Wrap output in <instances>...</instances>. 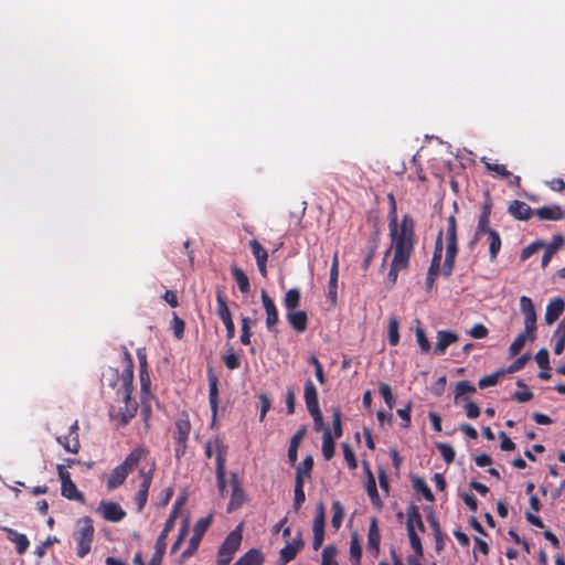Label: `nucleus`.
Masks as SVG:
<instances>
[{
    "instance_id": "4be33fe9",
    "label": "nucleus",
    "mask_w": 565,
    "mask_h": 565,
    "mask_svg": "<svg viewBox=\"0 0 565 565\" xmlns=\"http://www.w3.org/2000/svg\"><path fill=\"white\" fill-rule=\"evenodd\" d=\"M287 321L290 327L298 333H303L307 330L308 316L303 310H291L287 312Z\"/></svg>"
},
{
    "instance_id": "603ef678",
    "label": "nucleus",
    "mask_w": 565,
    "mask_h": 565,
    "mask_svg": "<svg viewBox=\"0 0 565 565\" xmlns=\"http://www.w3.org/2000/svg\"><path fill=\"white\" fill-rule=\"evenodd\" d=\"M476 392V387L468 381H460L456 385L455 390V402L458 403L465 394H472Z\"/></svg>"
},
{
    "instance_id": "dca6fc26",
    "label": "nucleus",
    "mask_w": 565,
    "mask_h": 565,
    "mask_svg": "<svg viewBox=\"0 0 565 565\" xmlns=\"http://www.w3.org/2000/svg\"><path fill=\"white\" fill-rule=\"evenodd\" d=\"M98 511L102 516L109 522H120L126 516V512L122 508L118 503L110 501H102Z\"/></svg>"
},
{
    "instance_id": "c03bdc74",
    "label": "nucleus",
    "mask_w": 565,
    "mask_h": 565,
    "mask_svg": "<svg viewBox=\"0 0 565 565\" xmlns=\"http://www.w3.org/2000/svg\"><path fill=\"white\" fill-rule=\"evenodd\" d=\"M248 245H249L253 256L256 259V263L268 260V253H267L266 248L263 247V245L257 239L249 241Z\"/></svg>"
},
{
    "instance_id": "1a4fd4ad",
    "label": "nucleus",
    "mask_w": 565,
    "mask_h": 565,
    "mask_svg": "<svg viewBox=\"0 0 565 565\" xmlns=\"http://www.w3.org/2000/svg\"><path fill=\"white\" fill-rule=\"evenodd\" d=\"M216 315L222 320L226 329V338L228 340L235 337V326L232 319L231 310L226 302V296L223 290H216Z\"/></svg>"
},
{
    "instance_id": "4d7b16f0",
    "label": "nucleus",
    "mask_w": 565,
    "mask_h": 565,
    "mask_svg": "<svg viewBox=\"0 0 565 565\" xmlns=\"http://www.w3.org/2000/svg\"><path fill=\"white\" fill-rule=\"evenodd\" d=\"M545 246V243L543 241H535L531 243L530 245L525 246L520 255L521 260L529 259L532 255L539 252L542 247Z\"/></svg>"
},
{
    "instance_id": "2f4dec72",
    "label": "nucleus",
    "mask_w": 565,
    "mask_h": 565,
    "mask_svg": "<svg viewBox=\"0 0 565 565\" xmlns=\"http://www.w3.org/2000/svg\"><path fill=\"white\" fill-rule=\"evenodd\" d=\"M489 241V258L491 262L495 260L498 257V254L501 249V237L500 234L495 230H491L489 232H486Z\"/></svg>"
},
{
    "instance_id": "052dcab7",
    "label": "nucleus",
    "mask_w": 565,
    "mask_h": 565,
    "mask_svg": "<svg viewBox=\"0 0 565 565\" xmlns=\"http://www.w3.org/2000/svg\"><path fill=\"white\" fill-rule=\"evenodd\" d=\"M529 360H530L529 354L521 355L515 361H513V363H511L509 365V367L505 370V373H515V372L521 371L525 366V364L527 363Z\"/></svg>"
},
{
    "instance_id": "cd10ccee",
    "label": "nucleus",
    "mask_w": 565,
    "mask_h": 565,
    "mask_svg": "<svg viewBox=\"0 0 565 565\" xmlns=\"http://www.w3.org/2000/svg\"><path fill=\"white\" fill-rule=\"evenodd\" d=\"M338 278H339V257H338V253H334V255L332 257V264H331L330 277H329V298L332 300L337 299Z\"/></svg>"
},
{
    "instance_id": "f8f14e48",
    "label": "nucleus",
    "mask_w": 565,
    "mask_h": 565,
    "mask_svg": "<svg viewBox=\"0 0 565 565\" xmlns=\"http://www.w3.org/2000/svg\"><path fill=\"white\" fill-rule=\"evenodd\" d=\"M216 447V458H215V475H216V483L217 490L222 497H224L226 491V471H225V456H226V447L218 440L215 443Z\"/></svg>"
},
{
    "instance_id": "473e14b6",
    "label": "nucleus",
    "mask_w": 565,
    "mask_h": 565,
    "mask_svg": "<svg viewBox=\"0 0 565 565\" xmlns=\"http://www.w3.org/2000/svg\"><path fill=\"white\" fill-rule=\"evenodd\" d=\"M231 273H232V277L237 282L239 291L242 294H248L250 291V284H249V278L245 274V271L237 266H233L231 268Z\"/></svg>"
},
{
    "instance_id": "3c124183",
    "label": "nucleus",
    "mask_w": 565,
    "mask_h": 565,
    "mask_svg": "<svg viewBox=\"0 0 565 565\" xmlns=\"http://www.w3.org/2000/svg\"><path fill=\"white\" fill-rule=\"evenodd\" d=\"M529 334H532V332H525V330L520 333L515 340L511 343L510 348H509V352H510V355L511 356H515L520 353V351L524 348L525 345V342H526V337Z\"/></svg>"
},
{
    "instance_id": "39448f33",
    "label": "nucleus",
    "mask_w": 565,
    "mask_h": 565,
    "mask_svg": "<svg viewBox=\"0 0 565 565\" xmlns=\"http://www.w3.org/2000/svg\"><path fill=\"white\" fill-rule=\"evenodd\" d=\"M243 540L242 527L238 525L230 532L217 551V564L230 565L234 555L239 550Z\"/></svg>"
},
{
    "instance_id": "6e6d98bb",
    "label": "nucleus",
    "mask_w": 565,
    "mask_h": 565,
    "mask_svg": "<svg viewBox=\"0 0 565 565\" xmlns=\"http://www.w3.org/2000/svg\"><path fill=\"white\" fill-rule=\"evenodd\" d=\"M490 226V216L480 215L478 220V225L475 233V239H480L481 236L486 234V232L491 231Z\"/></svg>"
},
{
    "instance_id": "49530a36",
    "label": "nucleus",
    "mask_w": 565,
    "mask_h": 565,
    "mask_svg": "<svg viewBox=\"0 0 565 565\" xmlns=\"http://www.w3.org/2000/svg\"><path fill=\"white\" fill-rule=\"evenodd\" d=\"M338 550L333 544L327 545L321 554V565H339L335 557Z\"/></svg>"
},
{
    "instance_id": "13d9d810",
    "label": "nucleus",
    "mask_w": 565,
    "mask_h": 565,
    "mask_svg": "<svg viewBox=\"0 0 565 565\" xmlns=\"http://www.w3.org/2000/svg\"><path fill=\"white\" fill-rule=\"evenodd\" d=\"M379 391H380V394L382 395L385 404L387 405V407L390 409H392L395 404V398L393 396L391 386L386 383H381L379 385Z\"/></svg>"
},
{
    "instance_id": "ddd939ff",
    "label": "nucleus",
    "mask_w": 565,
    "mask_h": 565,
    "mask_svg": "<svg viewBox=\"0 0 565 565\" xmlns=\"http://www.w3.org/2000/svg\"><path fill=\"white\" fill-rule=\"evenodd\" d=\"M260 299L266 312V328L269 332H277L276 327L279 322L277 307L264 289L260 291Z\"/></svg>"
},
{
    "instance_id": "2eb2a0df",
    "label": "nucleus",
    "mask_w": 565,
    "mask_h": 565,
    "mask_svg": "<svg viewBox=\"0 0 565 565\" xmlns=\"http://www.w3.org/2000/svg\"><path fill=\"white\" fill-rule=\"evenodd\" d=\"M363 468L366 472L365 490L367 492V495L370 497L371 503L374 508L381 509L383 507V502L380 498L376 488V481L370 468V463L367 461H363Z\"/></svg>"
},
{
    "instance_id": "e2e57ef3",
    "label": "nucleus",
    "mask_w": 565,
    "mask_h": 565,
    "mask_svg": "<svg viewBox=\"0 0 565 565\" xmlns=\"http://www.w3.org/2000/svg\"><path fill=\"white\" fill-rule=\"evenodd\" d=\"M342 449H343L344 459H345L349 468L350 469H356L358 462H356V459H355L354 451L352 450L350 445L349 444H343L342 445Z\"/></svg>"
},
{
    "instance_id": "72a5a7b5",
    "label": "nucleus",
    "mask_w": 565,
    "mask_h": 565,
    "mask_svg": "<svg viewBox=\"0 0 565 565\" xmlns=\"http://www.w3.org/2000/svg\"><path fill=\"white\" fill-rule=\"evenodd\" d=\"M61 493L68 500H76L79 502L85 501L84 494L77 490V487L72 479L62 483Z\"/></svg>"
},
{
    "instance_id": "c9c22d12",
    "label": "nucleus",
    "mask_w": 565,
    "mask_h": 565,
    "mask_svg": "<svg viewBox=\"0 0 565 565\" xmlns=\"http://www.w3.org/2000/svg\"><path fill=\"white\" fill-rule=\"evenodd\" d=\"M102 383L103 385H106L108 387L115 388L118 383H120L119 387L121 386V374H119L118 370L115 367H107L102 373Z\"/></svg>"
},
{
    "instance_id": "7ed1b4c3",
    "label": "nucleus",
    "mask_w": 565,
    "mask_h": 565,
    "mask_svg": "<svg viewBox=\"0 0 565 565\" xmlns=\"http://www.w3.org/2000/svg\"><path fill=\"white\" fill-rule=\"evenodd\" d=\"M147 454L146 449L138 447L129 452L126 459L115 467L106 480V487L113 491L124 484L127 477L137 468L140 459Z\"/></svg>"
},
{
    "instance_id": "4468645a",
    "label": "nucleus",
    "mask_w": 565,
    "mask_h": 565,
    "mask_svg": "<svg viewBox=\"0 0 565 565\" xmlns=\"http://www.w3.org/2000/svg\"><path fill=\"white\" fill-rule=\"evenodd\" d=\"M520 309L524 315V330L525 332H534L536 329V310L531 298L521 296Z\"/></svg>"
},
{
    "instance_id": "37998d69",
    "label": "nucleus",
    "mask_w": 565,
    "mask_h": 565,
    "mask_svg": "<svg viewBox=\"0 0 565 565\" xmlns=\"http://www.w3.org/2000/svg\"><path fill=\"white\" fill-rule=\"evenodd\" d=\"M256 323L255 319H252L249 317H243L242 318V334H241V342L244 345L250 344V337H252V326Z\"/></svg>"
},
{
    "instance_id": "c85d7f7f",
    "label": "nucleus",
    "mask_w": 565,
    "mask_h": 565,
    "mask_svg": "<svg viewBox=\"0 0 565 565\" xmlns=\"http://www.w3.org/2000/svg\"><path fill=\"white\" fill-rule=\"evenodd\" d=\"M303 398L307 409H313L319 407L318 390L311 380L305 382Z\"/></svg>"
},
{
    "instance_id": "774afa93",
    "label": "nucleus",
    "mask_w": 565,
    "mask_h": 565,
    "mask_svg": "<svg viewBox=\"0 0 565 565\" xmlns=\"http://www.w3.org/2000/svg\"><path fill=\"white\" fill-rule=\"evenodd\" d=\"M565 243L563 235L556 234L552 237L551 243L546 246V249L555 254Z\"/></svg>"
},
{
    "instance_id": "f257e3e1",
    "label": "nucleus",
    "mask_w": 565,
    "mask_h": 565,
    "mask_svg": "<svg viewBox=\"0 0 565 565\" xmlns=\"http://www.w3.org/2000/svg\"><path fill=\"white\" fill-rule=\"evenodd\" d=\"M388 231L391 246L385 252L383 264L390 253H393L387 280L393 286L397 281L398 274L406 271L415 248V222L408 214L403 215L401 223L397 222L396 201L393 194H388Z\"/></svg>"
},
{
    "instance_id": "a19ab883",
    "label": "nucleus",
    "mask_w": 565,
    "mask_h": 565,
    "mask_svg": "<svg viewBox=\"0 0 565 565\" xmlns=\"http://www.w3.org/2000/svg\"><path fill=\"white\" fill-rule=\"evenodd\" d=\"M331 509H332L331 525L335 531H338L341 527V524H342V521L344 518V509L340 501H333Z\"/></svg>"
},
{
    "instance_id": "0e129e2a",
    "label": "nucleus",
    "mask_w": 565,
    "mask_h": 565,
    "mask_svg": "<svg viewBox=\"0 0 565 565\" xmlns=\"http://www.w3.org/2000/svg\"><path fill=\"white\" fill-rule=\"evenodd\" d=\"M535 361L542 370H548L550 369L548 351L546 349L539 350V352L535 354Z\"/></svg>"
},
{
    "instance_id": "a18cd8bd",
    "label": "nucleus",
    "mask_w": 565,
    "mask_h": 565,
    "mask_svg": "<svg viewBox=\"0 0 565 565\" xmlns=\"http://www.w3.org/2000/svg\"><path fill=\"white\" fill-rule=\"evenodd\" d=\"M504 374H505V370L501 369L492 374L486 375L479 380L478 386L482 390L490 387V386H495L499 382V379L501 376H503Z\"/></svg>"
},
{
    "instance_id": "8fccbe9b",
    "label": "nucleus",
    "mask_w": 565,
    "mask_h": 565,
    "mask_svg": "<svg viewBox=\"0 0 565 565\" xmlns=\"http://www.w3.org/2000/svg\"><path fill=\"white\" fill-rule=\"evenodd\" d=\"M436 448L440 452L446 463L449 465L455 461L456 452L451 445L446 443H437Z\"/></svg>"
},
{
    "instance_id": "ea45409f",
    "label": "nucleus",
    "mask_w": 565,
    "mask_h": 565,
    "mask_svg": "<svg viewBox=\"0 0 565 565\" xmlns=\"http://www.w3.org/2000/svg\"><path fill=\"white\" fill-rule=\"evenodd\" d=\"M149 488H150V481H149V478H147V480L141 481L139 489L136 493L135 499L137 502L138 512H141L147 503Z\"/></svg>"
},
{
    "instance_id": "20e7f679",
    "label": "nucleus",
    "mask_w": 565,
    "mask_h": 565,
    "mask_svg": "<svg viewBox=\"0 0 565 565\" xmlns=\"http://www.w3.org/2000/svg\"><path fill=\"white\" fill-rule=\"evenodd\" d=\"M95 529L93 520L89 516L79 518L76 521V527L73 532V539L76 542V554L84 558L92 550Z\"/></svg>"
},
{
    "instance_id": "e433bc0d",
    "label": "nucleus",
    "mask_w": 565,
    "mask_h": 565,
    "mask_svg": "<svg viewBox=\"0 0 565 565\" xmlns=\"http://www.w3.org/2000/svg\"><path fill=\"white\" fill-rule=\"evenodd\" d=\"M57 443L64 447V449L71 454H77L79 450V440L78 435L75 433V436H60L56 438Z\"/></svg>"
},
{
    "instance_id": "a211bd4d",
    "label": "nucleus",
    "mask_w": 565,
    "mask_h": 565,
    "mask_svg": "<svg viewBox=\"0 0 565 565\" xmlns=\"http://www.w3.org/2000/svg\"><path fill=\"white\" fill-rule=\"evenodd\" d=\"M541 221H562L565 218V210L561 205H544L534 211Z\"/></svg>"
},
{
    "instance_id": "f3484780",
    "label": "nucleus",
    "mask_w": 565,
    "mask_h": 565,
    "mask_svg": "<svg viewBox=\"0 0 565 565\" xmlns=\"http://www.w3.org/2000/svg\"><path fill=\"white\" fill-rule=\"evenodd\" d=\"M232 495L227 505V511L232 512L239 509L245 502V493L241 487L238 476L232 473L231 476Z\"/></svg>"
},
{
    "instance_id": "0eeeda50",
    "label": "nucleus",
    "mask_w": 565,
    "mask_h": 565,
    "mask_svg": "<svg viewBox=\"0 0 565 565\" xmlns=\"http://www.w3.org/2000/svg\"><path fill=\"white\" fill-rule=\"evenodd\" d=\"M191 431V424L188 416L181 417L175 422V447L174 456L177 460H180L186 451V443Z\"/></svg>"
},
{
    "instance_id": "423d86ee",
    "label": "nucleus",
    "mask_w": 565,
    "mask_h": 565,
    "mask_svg": "<svg viewBox=\"0 0 565 565\" xmlns=\"http://www.w3.org/2000/svg\"><path fill=\"white\" fill-rule=\"evenodd\" d=\"M180 504H181V502H179V501H177L174 503V507L170 513V516L166 521L163 530L161 531L159 537L156 541V545H154L156 551H154L150 562L148 563V565H161L163 555L166 553V547H167L166 541H167L169 532L174 526V522H175V519L178 515V508Z\"/></svg>"
},
{
    "instance_id": "b1692460",
    "label": "nucleus",
    "mask_w": 565,
    "mask_h": 565,
    "mask_svg": "<svg viewBox=\"0 0 565 565\" xmlns=\"http://www.w3.org/2000/svg\"><path fill=\"white\" fill-rule=\"evenodd\" d=\"M564 307H565V302L562 298H559V297L553 298L546 307L545 317H544L545 322L547 324H553L558 319V317L562 315Z\"/></svg>"
},
{
    "instance_id": "5fc2aeb1",
    "label": "nucleus",
    "mask_w": 565,
    "mask_h": 565,
    "mask_svg": "<svg viewBox=\"0 0 565 565\" xmlns=\"http://www.w3.org/2000/svg\"><path fill=\"white\" fill-rule=\"evenodd\" d=\"M313 468V458L312 456H307L296 467V472L302 476H306L308 479L311 478V472Z\"/></svg>"
},
{
    "instance_id": "6e6552de",
    "label": "nucleus",
    "mask_w": 565,
    "mask_h": 565,
    "mask_svg": "<svg viewBox=\"0 0 565 565\" xmlns=\"http://www.w3.org/2000/svg\"><path fill=\"white\" fill-rule=\"evenodd\" d=\"M414 519L417 520V527H418V530L419 531H424L425 526H424L420 513L418 512L416 507H412L407 511V523H406V526H407V534H408V537H409V543H411V546H412L413 551L418 556H422L423 555V546H422L420 539L417 535L416 530H414V526H413V520Z\"/></svg>"
},
{
    "instance_id": "de8ad7c7",
    "label": "nucleus",
    "mask_w": 565,
    "mask_h": 565,
    "mask_svg": "<svg viewBox=\"0 0 565 565\" xmlns=\"http://www.w3.org/2000/svg\"><path fill=\"white\" fill-rule=\"evenodd\" d=\"M398 326H399V323H398V319L396 317L390 318L387 339H388L390 345H392V347L397 345L399 342Z\"/></svg>"
},
{
    "instance_id": "393cba45",
    "label": "nucleus",
    "mask_w": 565,
    "mask_h": 565,
    "mask_svg": "<svg viewBox=\"0 0 565 565\" xmlns=\"http://www.w3.org/2000/svg\"><path fill=\"white\" fill-rule=\"evenodd\" d=\"M380 542H381V533L377 525L376 518H372L369 532H367V548L372 551L375 555L380 551Z\"/></svg>"
},
{
    "instance_id": "aec40b11",
    "label": "nucleus",
    "mask_w": 565,
    "mask_h": 565,
    "mask_svg": "<svg viewBox=\"0 0 565 565\" xmlns=\"http://www.w3.org/2000/svg\"><path fill=\"white\" fill-rule=\"evenodd\" d=\"M209 380V403L212 412L213 419L216 418L217 409H218V380L216 375L210 371L207 375Z\"/></svg>"
},
{
    "instance_id": "5701e85b",
    "label": "nucleus",
    "mask_w": 565,
    "mask_h": 565,
    "mask_svg": "<svg viewBox=\"0 0 565 565\" xmlns=\"http://www.w3.org/2000/svg\"><path fill=\"white\" fill-rule=\"evenodd\" d=\"M508 212L514 218L520 221H527L534 213L530 205L519 200H514L509 204Z\"/></svg>"
},
{
    "instance_id": "f03ea898",
    "label": "nucleus",
    "mask_w": 565,
    "mask_h": 565,
    "mask_svg": "<svg viewBox=\"0 0 565 565\" xmlns=\"http://www.w3.org/2000/svg\"><path fill=\"white\" fill-rule=\"evenodd\" d=\"M125 369L121 373V386L117 390V401L124 406L118 408L117 415L110 413L111 418H117L120 426H126L136 416L138 411L137 402L131 397L134 386V361L131 354L125 348L124 350Z\"/></svg>"
},
{
    "instance_id": "6ab92c4d",
    "label": "nucleus",
    "mask_w": 565,
    "mask_h": 565,
    "mask_svg": "<svg viewBox=\"0 0 565 565\" xmlns=\"http://www.w3.org/2000/svg\"><path fill=\"white\" fill-rule=\"evenodd\" d=\"M303 542L301 540V533L299 532L296 537H294L292 542L287 543L285 547H282L279 552V561L282 565L292 561L300 548L302 547Z\"/></svg>"
},
{
    "instance_id": "58836bf2",
    "label": "nucleus",
    "mask_w": 565,
    "mask_h": 565,
    "mask_svg": "<svg viewBox=\"0 0 565 565\" xmlns=\"http://www.w3.org/2000/svg\"><path fill=\"white\" fill-rule=\"evenodd\" d=\"M300 291L297 288L289 289L284 298V306L287 311L296 310L300 305Z\"/></svg>"
},
{
    "instance_id": "4c0bfd02",
    "label": "nucleus",
    "mask_w": 565,
    "mask_h": 565,
    "mask_svg": "<svg viewBox=\"0 0 565 565\" xmlns=\"http://www.w3.org/2000/svg\"><path fill=\"white\" fill-rule=\"evenodd\" d=\"M481 162L486 166L488 171L494 172L499 178L507 179L511 177V172L504 164L491 162L490 159L482 157Z\"/></svg>"
},
{
    "instance_id": "bf43d9fd",
    "label": "nucleus",
    "mask_w": 565,
    "mask_h": 565,
    "mask_svg": "<svg viewBox=\"0 0 565 565\" xmlns=\"http://www.w3.org/2000/svg\"><path fill=\"white\" fill-rule=\"evenodd\" d=\"M415 335L422 352L428 353L430 351V342L428 341L425 331L420 327H417L415 330Z\"/></svg>"
},
{
    "instance_id": "f704fd0d",
    "label": "nucleus",
    "mask_w": 565,
    "mask_h": 565,
    "mask_svg": "<svg viewBox=\"0 0 565 565\" xmlns=\"http://www.w3.org/2000/svg\"><path fill=\"white\" fill-rule=\"evenodd\" d=\"M335 444L329 427H326L322 435V455L326 460L334 456Z\"/></svg>"
},
{
    "instance_id": "bb28decb",
    "label": "nucleus",
    "mask_w": 565,
    "mask_h": 565,
    "mask_svg": "<svg viewBox=\"0 0 565 565\" xmlns=\"http://www.w3.org/2000/svg\"><path fill=\"white\" fill-rule=\"evenodd\" d=\"M265 556L258 548H250L243 554L233 565H263Z\"/></svg>"
},
{
    "instance_id": "338daca9",
    "label": "nucleus",
    "mask_w": 565,
    "mask_h": 565,
    "mask_svg": "<svg viewBox=\"0 0 565 565\" xmlns=\"http://www.w3.org/2000/svg\"><path fill=\"white\" fill-rule=\"evenodd\" d=\"M223 362L226 365V367L230 370H236L241 365L239 358L234 352H231V353L224 355Z\"/></svg>"
},
{
    "instance_id": "7c9ffc66",
    "label": "nucleus",
    "mask_w": 565,
    "mask_h": 565,
    "mask_svg": "<svg viewBox=\"0 0 565 565\" xmlns=\"http://www.w3.org/2000/svg\"><path fill=\"white\" fill-rule=\"evenodd\" d=\"M137 356L139 361V376H140V383H141V391L147 392L150 386V379L147 371V355L143 350L137 351Z\"/></svg>"
},
{
    "instance_id": "9b49d317",
    "label": "nucleus",
    "mask_w": 565,
    "mask_h": 565,
    "mask_svg": "<svg viewBox=\"0 0 565 565\" xmlns=\"http://www.w3.org/2000/svg\"><path fill=\"white\" fill-rule=\"evenodd\" d=\"M443 232L440 231L437 235L436 242H435V248L431 257V262L427 271L426 277V288L430 290L434 287L435 280L437 276L439 275L440 270V262L443 256Z\"/></svg>"
},
{
    "instance_id": "680f3d73",
    "label": "nucleus",
    "mask_w": 565,
    "mask_h": 565,
    "mask_svg": "<svg viewBox=\"0 0 565 565\" xmlns=\"http://www.w3.org/2000/svg\"><path fill=\"white\" fill-rule=\"evenodd\" d=\"M60 540L56 537V536H49L43 543H41L40 545H38L35 547V551H34V554L38 556V557H43L46 553V550L55 544V543H58Z\"/></svg>"
},
{
    "instance_id": "412c9836",
    "label": "nucleus",
    "mask_w": 565,
    "mask_h": 565,
    "mask_svg": "<svg viewBox=\"0 0 565 565\" xmlns=\"http://www.w3.org/2000/svg\"><path fill=\"white\" fill-rule=\"evenodd\" d=\"M458 341V335L455 332L440 330L437 332V342L435 344V353L443 355L446 353L449 345Z\"/></svg>"
},
{
    "instance_id": "79ce46f5",
    "label": "nucleus",
    "mask_w": 565,
    "mask_h": 565,
    "mask_svg": "<svg viewBox=\"0 0 565 565\" xmlns=\"http://www.w3.org/2000/svg\"><path fill=\"white\" fill-rule=\"evenodd\" d=\"M324 522H312V533H313V541H312V547L315 551H318L324 540Z\"/></svg>"
},
{
    "instance_id": "c756f323",
    "label": "nucleus",
    "mask_w": 565,
    "mask_h": 565,
    "mask_svg": "<svg viewBox=\"0 0 565 565\" xmlns=\"http://www.w3.org/2000/svg\"><path fill=\"white\" fill-rule=\"evenodd\" d=\"M6 531L8 533L9 541L15 544L17 553L19 555L23 554L30 546L26 535L19 533L13 529H6Z\"/></svg>"
},
{
    "instance_id": "09e8293b",
    "label": "nucleus",
    "mask_w": 565,
    "mask_h": 565,
    "mask_svg": "<svg viewBox=\"0 0 565 565\" xmlns=\"http://www.w3.org/2000/svg\"><path fill=\"white\" fill-rule=\"evenodd\" d=\"M413 487L414 489L422 493L423 497L427 500V501H434V494L430 490V488L427 486V483L425 482L424 479L419 478V477H416L413 479Z\"/></svg>"
},
{
    "instance_id": "69168bd1",
    "label": "nucleus",
    "mask_w": 565,
    "mask_h": 565,
    "mask_svg": "<svg viewBox=\"0 0 565 565\" xmlns=\"http://www.w3.org/2000/svg\"><path fill=\"white\" fill-rule=\"evenodd\" d=\"M332 425H333L334 437L340 438L342 436V422H341V412L339 409L333 411Z\"/></svg>"
},
{
    "instance_id": "a878e982",
    "label": "nucleus",
    "mask_w": 565,
    "mask_h": 565,
    "mask_svg": "<svg viewBox=\"0 0 565 565\" xmlns=\"http://www.w3.org/2000/svg\"><path fill=\"white\" fill-rule=\"evenodd\" d=\"M306 427H300L297 433L291 437L289 448H288V461L291 466H294L298 459V448L301 444L305 435H306Z\"/></svg>"
},
{
    "instance_id": "864d4df0",
    "label": "nucleus",
    "mask_w": 565,
    "mask_h": 565,
    "mask_svg": "<svg viewBox=\"0 0 565 565\" xmlns=\"http://www.w3.org/2000/svg\"><path fill=\"white\" fill-rule=\"evenodd\" d=\"M362 547L356 536H353L350 544V559L353 565H360Z\"/></svg>"
},
{
    "instance_id": "9d476101",
    "label": "nucleus",
    "mask_w": 565,
    "mask_h": 565,
    "mask_svg": "<svg viewBox=\"0 0 565 565\" xmlns=\"http://www.w3.org/2000/svg\"><path fill=\"white\" fill-rule=\"evenodd\" d=\"M212 522V514L201 518L196 521L193 529V535L190 539L188 548L182 553L183 558L192 556L199 548L200 542Z\"/></svg>"
}]
</instances>
